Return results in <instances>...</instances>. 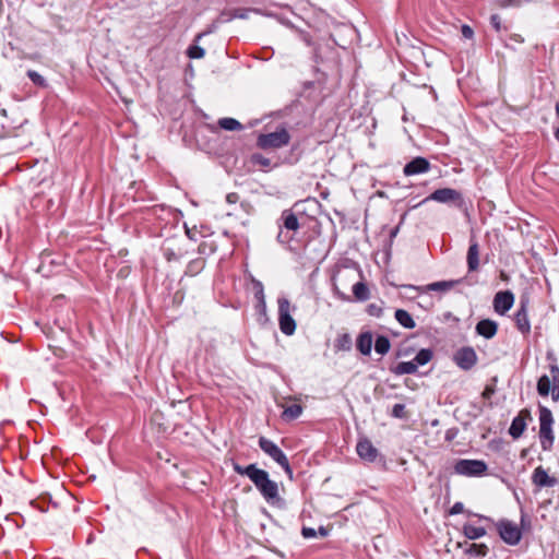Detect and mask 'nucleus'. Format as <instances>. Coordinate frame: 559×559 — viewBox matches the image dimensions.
<instances>
[{"label": "nucleus", "mask_w": 559, "mask_h": 559, "mask_svg": "<svg viewBox=\"0 0 559 559\" xmlns=\"http://www.w3.org/2000/svg\"><path fill=\"white\" fill-rule=\"evenodd\" d=\"M2 55L7 59L31 60L41 62L43 53L40 48L31 37H15L3 48Z\"/></svg>", "instance_id": "1"}, {"label": "nucleus", "mask_w": 559, "mask_h": 559, "mask_svg": "<svg viewBox=\"0 0 559 559\" xmlns=\"http://www.w3.org/2000/svg\"><path fill=\"white\" fill-rule=\"evenodd\" d=\"M251 481L269 504L280 508L284 507L285 501L280 496L278 485L276 481L270 479L266 471L258 468Z\"/></svg>", "instance_id": "2"}, {"label": "nucleus", "mask_w": 559, "mask_h": 559, "mask_svg": "<svg viewBox=\"0 0 559 559\" xmlns=\"http://www.w3.org/2000/svg\"><path fill=\"white\" fill-rule=\"evenodd\" d=\"M539 413V442L544 451H550L555 442L552 425L555 423L551 411L543 405L538 406Z\"/></svg>", "instance_id": "3"}, {"label": "nucleus", "mask_w": 559, "mask_h": 559, "mask_svg": "<svg viewBox=\"0 0 559 559\" xmlns=\"http://www.w3.org/2000/svg\"><path fill=\"white\" fill-rule=\"evenodd\" d=\"M290 134L285 128H280L271 133L259 134L257 146L262 150H276L288 145Z\"/></svg>", "instance_id": "4"}, {"label": "nucleus", "mask_w": 559, "mask_h": 559, "mask_svg": "<svg viewBox=\"0 0 559 559\" xmlns=\"http://www.w3.org/2000/svg\"><path fill=\"white\" fill-rule=\"evenodd\" d=\"M277 304L280 330L283 334L290 336L296 331V322L292 317V312L296 310V307L292 306L285 297L278 298Z\"/></svg>", "instance_id": "5"}, {"label": "nucleus", "mask_w": 559, "mask_h": 559, "mask_svg": "<svg viewBox=\"0 0 559 559\" xmlns=\"http://www.w3.org/2000/svg\"><path fill=\"white\" fill-rule=\"evenodd\" d=\"M259 447L261 450L273 459L280 466L283 467L289 478H293V469L286 454L270 439L265 437L259 438Z\"/></svg>", "instance_id": "6"}, {"label": "nucleus", "mask_w": 559, "mask_h": 559, "mask_svg": "<svg viewBox=\"0 0 559 559\" xmlns=\"http://www.w3.org/2000/svg\"><path fill=\"white\" fill-rule=\"evenodd\" d=\"M428 201H436V202L445 203V204H454L457 207H462V205H463V197L460 191L452 189V188H442V189H437L431 194H429L426 199H424L421 202L414 205L413 207L416 209L420 204L428 202Z\"/></svg>", "instance_id": "7"}, {"label": "nucleus", "mask_w": 559, "mask_h": 559, "mask_svg": "<svg viewBox=\"0 0 559 559\" xmlns=\"http://www.w3.org/2000/svg\"><path fill=\"white\" fill-rule=\"evenodd\" d=\"M488 469L486 462L481 460L461 459L454 464V472L467 477H478L485 475Z\"/></svg>", "instance_id": "8"}, {"label": "nucleus", "mask_w": 559, "mask_h": 559, "mask_svg": "<svg viewBox=\"0 0 559 559\" xmlns=\"http://www.w3.org/2000/svg\"><path fill=\"white\" fill-rule=\"evenodd\" d=\"M497 531L501 539L511 546L518 545L522 539L521 528L509 520H500L496 524Z\"/></svg>", "instance_id": "9"}, {"label": "nucleus", "mask_w": 559, "mask_h": 559, "mask_svg": "<svg viewBox=\"0 0 559 559\" xmlns=\"http://www.w3.org/2000/svg\"><path fill=\"white\" fill-rule=\"evenodd\" d=\"M162 251L168 262L179 261L187 254L185 240L182 238H168L163 242Z\"/></svg>", "instance_id": "10"}, {"label": "nucleus", "mask_w": 559, "mask_h": 559, "mask_svg": "<svg viewBox=\"0 0 559 559\" xmlns=\"http://www.w3.org/2000/svg\"><path fill=\"white\" fill-rule=\"evenodd\" d=\"M461 282H462V280L440 281V282L430 283L425 286L404 285L403 287L405 289L415 290L418 294H425L428 292L444 293V292L451 290L454 286H456Z\"/></svg>", "instance_id": "11"}, {"label": "nucleus", "mask_w": 559, "mask_h": 559, "mask_svg": "<svg viewBox=\"0 0 559 559\" xmlns=\"http://www.w3.org/2000/svg\"><path fill=\"white\" fill-rule=\"evenodd\" d=\"M453 360L461 369L469 370L477 362V354L473 347L465 346L455 352Z\"/></svg>", "instance_id": "12"}, {"label": "nucleus", "mask_w": 559, "mask_h": 559, "mask_svg": "<svg viewBox=\"0 0 559 559\" xmlns=\"http://www.w3.org/2000/svg\"><path fill=\"white\" fill-rule=\"evenodd\" d=\"M514 304V295L510 290L498 292L493 297V309L495 311L503 316L506 314Z\"/></svg>", "instance_id": "13"}, {"label": "nucleus", "mask_w": 559, "mask_h": 559, "mask_svg": "<svg viewBox=\"0 0 559 559\" xmlns=\"http://www.w3.org/2000/svg\"><path fill=\"white\" fill-rule=\"evenodd\" d=\"M430 168H431V165L427 158L417 156L404 166L403 174L405 176H415V175L428 173L430 170Z\"/></svg>", "instance_id": "14"}, {"label": "nucleus", "mask_w": 559, "mask_h": 559, "mask_svg": "<svg viewBox=\"0 0 559 559\" xmlns=\"http://www.w3.org/2000/svg\"><path fill=\"white\" fill-rule=\"evenodd\" d=\"M527 300H521L520 307L514 314L515 325L518 330L524 335L531 332V322L527 313Z\"/></svg>", "instance_id": "15"}, {"label": "nucleus", "mask_w": 559, "mask_h": 559, "mask_svg": "<svg viewBox=\"0 0 559 559\" xmlns=\"http://www.w3.org/2000/svg\"><path fill=\"white\" fill-rule=\"evenodd\" d=\"M356 451L360 459L370 463L374 462L379 455L378 449L367 438L358 441Z\"/></svg>", "instance_id": "16"}, {"label": "nucleus", "mask_w": 559, "mask_h": 559, "mask_svg": "<svg viewBox=\"0 0 559 559\" xmlns=\"http://www.w3.org/2000/svg\"><path fill=\"white\" fill-rule=\"evenodd\" d=\"M532 483L539 488L554 487L557 483L555 477L548 475L543 466H537L532 475Z\"/></svg>", "instance_id": "17"}, {"label": "nucleus", "mask_w": 559, "mask_h": 559, "mask_svg": "<svg viewBox=\"0 0 559 559\" xmlns=\"http://www.w3.org/2000/svg\"><path fill=\"white\" fill-rule=\"evenodd\" d=\"M479 254L480 250L478 242L474 238H471L466 254L468 272H476L479 269Z\"/></svg>", "instance_id": "18"}, {"label": "nucleus", "mask_w": 559, "mask_h": 559, "mask_svg": "<svg viewBox=\"0 0 559 559\" xmlns=\"http://www.w3.org/2000/svg\"><path fill=\"white\" fill-rule=\"evenodd\" d=\"M475 330L478 335L484 336L487 340H490L497 334L498 324L493 320L483 319L477 322Z\"/></svg>", "instance_id": "19"}, {"label": "nucleus", "mask_w": 559, "mask_h": 559, "mask_svg": "<svg viewBox=\"0 0 559 559\" xmlns=\"http://www.w3.org/2000/svg\"><path fill=\"white\" fill-rule=\"evenodd\" d=\"M372 333L370 331L362 332L358 335L356 347L365 356H369L372 349Z\"/></svg>", "instance_id": "20"}, {"label": "nucleus", "mask_w": 559, "mask_h": 559, "mask_svg": "<svg viewBox=\"0 0 559 559\" xmlns=\"http://www.w3.org/2000/svg\"><path fill=\"white\" fill-rule=\"evenodd\" d=\"M463 535L469 540H476L484 537L487 531L483 526H475L472 523H465L462 527Z\"/></svg>", "instance_id": "21"}, {"label": "nucleus", "mask_w": 559, "mask_h": 559, "mask_svg": "<svg viewBox=\"0 0 559 559\" xmlns=\"http://www.w3.org/2000/svg\"><path fill=\"white\" fill-rule=\"evenodd\" d=\"M522 414L523 412L513 418L509 428V433L513 439L520 438L526 428L525 417H523Z\"/></svg>", "instance_id": "22"}, {"label": "nucleus", "mask_w": 559, "mask_h": 559, "mask_svg": "<svg viewBox=\"0 0 559 559\" xmlns=\"http://www.w3.org/2000/svg\"><path fill=\"white\" fill-rule=\"evenodd\" d=\"M417 364H415L414 360L402 361L399 362L396 366L390 368L391 372H393L396 376L414 374L417 372Z\"/></svg>", "instance_id": "23"}, {"label": "nucleus", "mask_w": 559, "mask_h": 559, "mask_svg": "<svg viewBox=\"0 0 559 559\" xmlns=\"http://www.w3.org/2000/svg\"><path fill=\"white\" fill-rule=\"evenodd\" d=\"M549 371L551 373V384L552 388L549 392L552 401H559V366L557 364L549 365Z\"/></svg>", "instance_id": "24"}, {"label": "nucleus", "mask_w": 559, "mask_h": 559, "mask_svg": "<svg viewBox=\"0 0 559 559\" xmlns=\"http://www.w3.org/2000/svg\"><path fill=\"white\" fill-rule=\"evenodd\" d=\"M353 346L352 336L348 333L338 334L334 341L336 352H349Z\"/></svg>", "instance_id": "25"}, {"label": "nucleus", "mask_w": 559, "mask_h": 559, "mask_svg": "<svg viewBox=\"0 0 559 559\" xmlns=\"http://www.w3.org/2000/svg\"><path fill=\"white\" fill-rule=\"evenodd\" d=\"M281 218L283 221V227L287 230L296 231L299 228L298 218L292 211H284Z\"/></svg>", "instance_id": "26"}, {"label": "nucleus", "mask_w": 559, "mask_h": 559, "mask_svg": "<svg viewBox=\"0 0 559 559\" xmlns=\"http://www.w3.org/2000/svg\"><path fill=\"white\" fill-rule=\"evenodd\" d=\"M394 318L405 329H414L416 326L412 316L404 309H397L394 313Z\"/></svg>", "instance_id": "27"}, {"label": "nucleus", "mask_w": 559, "mask_h": 559, "mask_svg": "<svg viewBox=\"0 0 559 559\" xmlns=\"http://www.w3.org/2000/svg\"><path fill=\"white\" fill-rule=\"evenodd\" d=\"M551 388V373L549 372V374H543L537 382L538 394L544 397L548 396Z\"/></svg>", "instance_id": "28"}, {"label": "nucleus", "mask_w": 559, "mask_h": 559, "mask_svg": "<svg viewBox=\"0 0 559 559\" xmlns=\"http://www.w3.org/2000/svg\"><path fill=\"white\" fill-rule=\"evenodd\" d=\"M467 548L465 549L466 555L475 556V557H486L489 552V548L485 544H467Z\"/></svg>", "instance_id": "29"}, {"label": "nucleus", "mask_w": 559, "mask_h": 559, "mask_svg": "<svg viewBox=\"0 0 559 559\" xmlns=\"http://www.w3.org/2000/svg\"><path fill=\"white\" fill-rule=\"evenodd\" d=\"M205 266V260L203 258H197L191 260L185 271L186 275L194 276L198 275Z\"/></svg>", "instance_id": "30"}, {"label": "nucleus", "mask_w": 559, "mask_h": 559, "mask_svg": "<svg viewBox=\"0 0 559 559\" xmlns=\"http://www.w3.org/2000/svg\"><path fill=\"white\" fill-rule=\"evenodd\" d=\"M302 413V407L299 404H292L284 408L282 418L290 421L298 418Z\"/></svg>", "instance_id": "31"}, {"label": "nucleus", "mask_w": 559, "mask_h": 559, "mask_svg": "<svg viewBox=\"0 0 559 559\" xmlns=\"http://www.w3.org/2000/svg\"><path fill=\"white\" fill-rule=\"evenodd\" d=\"M353 294L359 301H366L370 297L369 288L364 282H358L353 286Z\"/></svg>", "instance_id": "32"}, {"label": "nucleus", "mask_w": 559, "mask_h": 559, "mask_svg": "<svg viewBox=\"0 0 559 559\" xmlns=\"http://www.w3.org/2000/svg\"><path fill=\"white\" fill-rule=\"evenodd\" d=\"M218 126L227 131H240L243 129L242 124L238 120L229 117L221 118L218 120Z\"/></svg>", "instance_id": "33"}, {"label": "nucleus", "mask_w": 559, "mask_h": 559, "mask_svg": "<svg viewBox=\"0 0 559 559\" xmlns=\"http://www.w3.org/2000/svg\"><path fill=\"white\" fill-rule=\"evenodd\" d=\"M391 348L390 340L384 335H379L376 338L374 349L380 355H385Z\"/></svg>", "instance_id": "34"}, {"label": "nucleus", "mask_w": 559, "mask_h": 559, "mask_svg": "<svg viewBox=\"0 0 559 559\" xmlns=\"http://www.w3.org/2000/svg\"><path fill=\"white\" fill-rule=\"evenodd\" d=\"M432 357L433 352L430 348H423L416 354L414 361L415 364H417V367L424 366L428 364L432 359Z\"/></svg>", "instance_id": "35"}, {"label": "nucleus", "mask_w": 559, "mask_h": 559, "mask_svg": "<svg viewBox=\"0 0 559 559\" xmlns=\"http://www.w3.org/2000/svg\"><path fill=\"white\" fill-rule=\"evenodd\" d=\"M258 467L255 464H249L247 466H241L237 463L234 464V471L241 476H247L250 480L253 477Z\"/></svg>", "instance_id": "36"}, {"label": "nucleus", "mask_w": 559, "mask_h": 559, "mask_svg": "<svg viewBox=\"0 0 559 559\" xmlns=\"http://www.w3.org/2000/svg\"><path fill=\"white\" fill-rule=\"evenodd\" d=\"M26 74L34 85H36L38 87H47L48 86L45 78L43 75H40L38 72H36L34 70H28Z\"/></svg>", "instance_id": "37"}, {"label": "nucleus", "mask_w": 559, "mask_h": 559, "mask_svg": "<svg viewBox=\"0 0 559 559\" xmlns=\"http://www.w3.org/2000/svg\"><path fill=\"white\" fill-rule=\"evenodd\" d=\"M251 162H252V164L258 165L262 168H269L272 165L270 158H267L259 153L252 154Z\"/></svg>", "instance_id": "38"}, {"label": "nucleus", "mask_w": 559, "mask_h": 559, "mask_svg": "<svg viewBox=\"0 0 559 559\" xmlns=\"http://www.w3.org/2000/svg\"><path fill=\"white\" fill-rule=\"evenodd\" d=\"M252 283H253V287H254V297L262 306H265L264 289H263L262 283L257 280H253Z\"/></svg>", "instance_id": "39"}, {"label": "nucleus", "mask_w": 559, "mask_h": 559, "mask_svg": "<svg viewBox=\"0 0 559 559\" xmlns=\"http://www.w3.org/2000/svg\"><path fill=\"white\" fill-rule=\"evenodd\" d=\"M187 55L191 59H200L204 56V49L198 45H192L188 48Z\"/></svg>", "instance_id": "40"}, {"label": "nucleus", "mask_w": 559, "mask_h": 559, "mask_svg": "<svg viewBox=\"0 0 559 559\" xmlns=\"http://www.w3.org/2000/svg\"><path fill=\"white\" fill-rule=\"evenodd\" d=\"M391 415L394 418H405L406 417L405 405L404 404H395L392 407Z\"/></svg>", "instance_id": "41"}, {"label": "nucleus", "mask_w": 559, "mask_h": 559, "mask_svg": "<svg viewBox=\"0 0 559 559\" xmlns=\"http://www.w3.org/2000/svg\"><path fill=\"white\" fill-rule=\"evenodd\" d=\"M490 23H491V25L493 27V32H496V33H500V32H506L507 31L506 27L501 26V19H500L499 15H496V14L492 15L490 17Z\"/></svg>", "instance_id": "42"}, {"label": "nucleus", "mask_w": 559, "mask_h": 559, "mask_svg": "<svg viewBox=\"0 0 559 559\" xmlns=\"http://www.w3.org/2000/svg\"><path fill=\"white\" fill-rule=\"evenodd\" d=\"M497 2L502 5V7H507V5H523L527 2H530V0H497Z\"/></svg>", "instance_id": "43"}, {"label": "nucleus", "mask_w": 559, "mask_h": 559, "mask_svg": "<svg viewBox=\"0 0 559 559\" xmlns=\"http://www.w3.org/2000/svg\"><path fill=\"white\" fill-rule=\"evenodd\" d=\"M301 535L305 538H313V537L317 536V531L314 528H312V527L304 526L301 528Z\"/></svg>", "instance_id": "44"}, {"label": "nucleus", "mask_w": 559, "mask_h": 559, "mask_svg": "<svg viewBox=\"0 0 559 559\" xmlns=\"http://www.w3.org/2000/svg\"><path fill=\"white\" fill-rule=\"evenodd\" d=\"M462 512H464V504L462 502H455L450 509L451 515L460 514Z\"/></svg>", "instance_id": "45"}, {"label": "nucleus", "mask_w": 559, "mask_h": 559, "mask_svg": "<svg viewBox=\"0 0 559 559\" xmlns=\"http://www.w3.org/2000/svg\"><path fill=\"white\" fill-rule=\"evenodd\" d=\"M239 201V194L237 192H230L226 195V202L228 204H236Z\"/></svg>", "instance_id": "46"}, {"label": "nucleus", "mask_w": 559, "mask_h": 559, "mask_svg": "<svg viewBox=\"0 0 559 559\" xmlns=\"http://www.w3.org/2000/svg\"><path fill=\"white\" fill-rule=\"evenodd\" d=\"M493 393H495V388L487 385L483 392V397L490 399Z\"/></svg>", "instance_id": "47"}, {"label": "nucleus", "mask_w": 559, "mask_h": 559, "mask_svg": "<svg viewBox=\"0 0 559 559\" xmlns=\"http://www.w3.org/2000/svg\"><path fill=\"white\" fill-rule=\"evenodd\" d=\"M321 537H325L329 534V530L324 526H320L318 533Z\"/></svg>", "instance_id": "48"}, {"label": "nucleus", "mask_w": 559, "mask_h": 559, "mask_svg": "<svg viewBox=\"0 0 559 559\" xmlns=\"http://www.w3.org/2000/svg\"><path fill=\"white\" fill-rule=\"evenodd\" d=\"M246 13H247V10H237L234 16H235V17H241V19H243V17H246V16H247V14H246Z\"/></svg>", "instance_id": "49"}, {"label": "nucleus", "mask_w": 559, "mask_h": 559, "mask_svg": "<svg viewBox=\"0 0 559 559\" xmlns=\"http://www.w3.org/2000/svg\"><path fill=\"white\" fill-rule=\"evenodd\" d=\"M462 33H463V35H472V34H473V31L471 29V27H469V26H467V25H463V26H462Z\"/></svg>", "instance_id": "50"}, {"label": "nucleus", "mask_w": 559, "mask_h": 559, "mask_svg": "<svg viewBox=\"0 0 559 559\" xmlns=\"http://www.w3.org/2000/svg\"><path fill=\"white\" fill-rule=\"evenodd\" d=\"M186 234H187L189 239L195 240V234L191 229L186 228Z\"/></svg>", "instance_id": "51"}, {"label": "nucleus", "mask_w": 559, "mask_h": 559, "mask_svg": "<svg viewBox=\"0 0 559 559\" xmlns=\"http://www.w3.org/2000/svg\"><path fill=\"white\" fill-rule=\"evenodd\" d=\"M467 514H468V515L477 516V518H478V519H480V520L490 521V519H489L488 516L480 515V514H475V513H472L471 511H467Z\"/></svg>", "instance_id": "52"}, {"label": "nucleus", "mask_w": 559, "mask_h": 559, "mask_svg": "<svg viewBox=\"0 0 559 559\" xmlns=\"http://www.w3.org/2000/svg\"><path fill=\"white\" fill-rule=\"evenodd\" d=\"M240 206H241V207H242L247 213H249V210L251 209V205H250V203H248V202H241V203H240Z\"/></svg>", "instance_id": "53"}, {"label": "nucleus", "mask_w": 559, "mask_h": 559, "mask_svg": "<svg viewBox=\"0 0 559 559\" xmlns=\"http://www.w3.org/2000/svg\"><path fill=\"white\" fill-rule=\"evenodd\" d=\"M335 293L342 298V299H348L347 297H345L343 294H341L337 289V287L334 288Z\"/></svg>", "instance_id": "54"}, {"label": "nucleus", "mask_w": 559, "mask_h": 559, "mask_svg": "<svg viewBox=\"0 0 559 559\" xmlns=\"http://www.w3.org/2000/svg\"><path fill=\"white\" fill-rule=\"evenodd\" d=\"M282 236H283V233H282V231H280V234H278V236H277V238H278V240H280V241H282V242H286V241H288V240H289V238H287V239H285V240H282Z\"/></svg>", "instance_id": "55"}, {"label": "nucleus", "mask_w": 559, "mask_h": 559, "mask_svg": "<svg viewBox=\"0 0 559 559\" xmlns=\"http://www.w3.org/2000/svg\"><path fill=\"white\" fill-rule=\"evenodd\" d=\"M555 138L559 142V128L555 131Z\"/></svg>", "instance_id": "56"}, {"label": "nucleus", "mask_w": 559, "mask_h": 559, "mask_svg": "<svg viewBox=\"0 0 559 559\" xmlns=\"http://www.w3.org/2000/svg\"><path fill=\"white\" fill-rule=\"evenodd\" d=\"M406 355H407V353H403V352H401V350L396 354V356H397V357L406 356Z\"/></svg>", "instance_id": "57"}, {"label": "nucleus", "mask_w": 559, "mask_h": 559, "mask_svg": "<svg viewBox=\"0 0 559 559\" xmlns=\"http://www.w3.org/2000/svg\"><path fill=\"white\" fill-rule=\"evenodd\" d=\"M556 114L559 117V102L556 104Z\"/></svg>", "instance_id": "58"}, {"label": "nucleus", "mask_w": 559, "mask_h": 559, "mask_svg": "<svg viewBox=\"0 0 559 559\" xmlns=\"http://www.w3.org/2000/svg\"><path fill=\"white\" fill-rule=\"evenodd\" d=\"M204 245H205V243L203 242V243H201V245L199 246V251H200V252L202 251V247H203Z\"/></svg>", "instance_id": "59"}]
</instances>
